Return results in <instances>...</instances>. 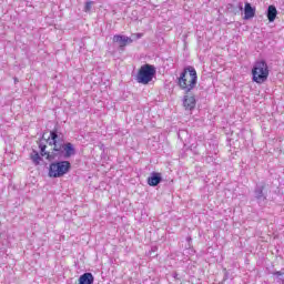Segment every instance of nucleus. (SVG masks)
<instances>
[{
  "label": "nucleus",
  "mask_w": 284,
  "mask_h": 284,
  "mask_svg": "<svg viewBox=\"0 0 284 284\" xmlns=\"http://www.w3.org/2000/svg\"><path fill=\"white\" fill-rule=\"evenodd\" d=\"M254 17H256V8H253V6L250 2H245L244 19L250 20V19H254Z\"/></svg>",
  "instance_id": "obj_8"
},
{
  "label": "nucleus",
  "mask_w": 284,
  "mask_h": 284,
  "mask_svg": "<svg viewBox=\"0 0 284 284\" xmlns=\"http://www.w3.org/2000/svg\"><path fill=\"white\" fill-rule=\"evenodd\" d=\"M72 170L70 161H55L49 165L48 176L50 179H61Z\"/></svg>",
  "instance_id": "obj_3"
},
{
  "label": "nucleus",
  "mask_w": 284,
  "mask_h": 284,
  "mask_svg": "<svg viewBox=\"0 0 284 284\" xmlns=\"http://www.w3.org/2000/svg\"><path fill=\"white\" fill-rule=\"evenodd\" d=\"M156 77V68L152 64L142 65L136 74L138 83L148 85Z\"/></svg>",
  "instance_id": "obj_5"
},
{
  "label": "nucleus",
  "mask_w": 284,
  "mask_h": 284,
  "mask_svg": "<svg viewBox=\"0 0 284 284\" xmlns=\"http://www.w3.org/2000/svg\"><path fill=\"white\" fill-rule=\"evenodd\" d=\"M112 41L113 43H119L120 48H125V45H130V43H132L133 40L130 37L115 34L113 36Z\"/></svg>",
  "instance_id": "obj_7"
},
{
  "label": "nucleus",
  "mask_w": 284,
  "mask_h": 284,
  "mask_svg": "<svg viewBox=\"0 0 284 284\" xmlns=\"http://www.w3.org/2000/svg\"><path fill=\"white\" fill-rule=\"evenodd\" d=\"M134 37H136V39H141V37H143V33H135Z\"/></svg>",
  "instance_id": "obj_15"
},
{
  "label": "nucleus",
  "mask_w": 284,
  "mask_h": 284,
  "mask_svg": "<svg viewBox=\"0 0 284 284\" xmlns=\"http://www.w3.org/2000/svg\"><path fill=\"white\" fill-rule=\"evenodd\" d=\"M277 16H278V10H276V7L274 4L268 6L266 17L270 23H274V21H276Z\"/></svg>",
  "instance_id": "obj_9"
},
{
  "label": "nucleus",
  "mask_w": 284,
  "mask_h": 284,
  "mask_svg": "<svg viewBox=\"0 0 284 284\" xmlns=\"http://www.w3.org/2000/svg\"><path fill=\"white\" fill-rule=\"evenodd\" d=\"M196 83H199L196 69L192 65L184 68L178 78V85L180 90H183L185 94H190V92L196 88Z\"/></svg>",
  "instance_id": "obj_2"
},
{
  "label": "nucleus",
  "mask_w": 284,
  "mask_h": 284,
  "mask_svg": "<svg viewBox=\"0 0 284 284\" xmlns=\"http://www.w3.org/2000/svg\"><path fill=\"white\" fill-rule=\"evenodd\" d=\"M30 159H31L32 163H34V165H41V161H43V159L37 151H33L31 153Z\"/></svg>",
  "instance_id": "obj_12"
},
{
  "label": "nucleus",
  "mask_w": 284,
  "mask_h": 284,
  "mask_svg": "<svg viewBox=\"0 0 284 284\" xmlns=\"http://www.w3.org/2000/svg\"><path fill=\"white\" fill-rule=\"evenodd\" d=\"M183 105L185 110H194V108H196V97H194V94L185 93Z\"/></svg>",
  "instance_id": "obj_6"
},
{
  "label": "nucleus",
  "mask_w": 284,
  "mask_h": 284,
  "mask_svg": "<svg viewBox=\"0 0 284 284\" xmlns=\"http://www.w3.org/2000/svg\"><path fill=\"white\" fill-rule=\"evenodd\" d=\"M161 183V173H152V175L148 179V184L151 187H156Z\"/></svg>",
  "instance_id": "obj_10"
},
{
  "label": "nucleus",
  "mask_w": 284,
  "mask_h": 284,
  "mask_svg": "<svg viewBox=\"0 0 284 284\" xmlns=\"http://www.w3.org/2000/svg\"><path fill=\"white\" fill-rule=\"evenodd\" d=\"M283 274H284V268L282 270V272L278 271V272H275V273H274L275 276H283Z\"/></svg>",
  "instance_id": "obj_14"
},
{
  "label": "nucleus",
  "mask_w": 284,
  "mask_h": 284,
  "mask_svg": "<svg viewBox=\"0 0 284 284\" xmlns=\"http://www.w3.org/2000/svg\"><path fill=\"white\" fill-rule=\"evenodd\" d=\"M94 275L92 273H84L79 277V284H93Z\"/></svg>",
  "instance_id": "obj_11"
},
{
  "label": "nucleus",
  "mask_w": 284,
  "mask_h": 284,
  "mask_svg": "<svg viewBox=\"0 0 284 284\" xmlns=\"http://www.w3.org/2000/svg\"><path fill=\"white\" fill-rule=\"evenodd\" d=\"M252 77L255 83H265L270 77V69L264 60L255 62L252 69Z\"/></svg>",
  "instance_id": "obj_4"
},
{
  "label": "nucleus",
  "mask_w": 284,
  "mask_h": 284,
  "mask_svg": "<svg viewBox=\"0 0 284 284\" xmlns=\"http://www.w3.org/2000/svg\"><path fill=\"white\" fill-rule=\"evenodd\" d=\"M84 10H85V12H90V10H92V2H87Z\"/></svg>",
  "instance_id": "obj_13"
},
{
  "label": "nucleus",
  "mask_w": 284,
  "mask_h": 284,
  "mask_svg": "<svg viewBox=\"0 0 284 284\" xmlns=\"http://www.w3.org/2000/svg\"><path fill=\"white\" fill-rule=\"evenodd\" d=\"M41 156H44L47 161H54V159H70L77 154L74 144L68 142L63 143V140L59 139L57 131H51L48 139H41L38 142Z\"/></svg>",
  "instance_id": "obj_1"
}]
</instances>
